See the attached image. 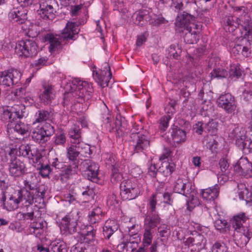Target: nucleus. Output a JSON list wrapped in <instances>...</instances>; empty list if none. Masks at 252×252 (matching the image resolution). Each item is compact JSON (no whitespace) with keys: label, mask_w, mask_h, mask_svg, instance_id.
Masks as SVG:
<instances>
[{"label":"nucleus","mask_w":252,"mask_h":252,"mask_svg":"<svg viewBox=\"0 0 252 252\" xmlns=\"http://www.w3.org/2000/svg\"><path fill=\"white\" fill-rule=\"evenodd\" d=\"M80 24L68 22L61 35L48 33L44 36V41L49 42V51L52 52L62 49V45L66 44L69 40H74L79 32L78 27Z\"/></svg>","instance_id":"1"},{"label":"nucleus","mask_w":252,"mask_h":252,"mask_svg":"<svg viewBox=\"0 0 252 252\" xmlns=\"http://www.w3.org/2000/svg\"><path fill=\"white\" fill-rule=\"evenodd\" d=\"M24 191L25 197L31 204L33 202L40 203L43 202L45 192L39 187L37 178L35 173H30L24 181Z\"/></svg>","instance_id":"2"},{"label":"nucleus","mask_w":252,"mask_h":252,"mask_svg":"<svg viewBox=\"0 0 252 252\" xmlns=\"http://www.w3.org/2000/svg\"><path fill=\"white\" fill-rule=\"evenodd\" d=\"M25 110L22 105H14L10 108L2 107L0 108V120L4 123H8L7 127L12 125V123L17 122L24 117Z\"/></svg>","instance_id":"3"},{"label":"nucleus","mask_w":252,"mask_h":252,"mask_svg":"<svg viewBox=\"0 0 252 252\" xmlns=\"http://www.w3.org/2000/svg\"><path fill=\"white\" fill-rule=\"evenodd\" d=\"M38 52L37 45L32 39L21 40L16 43L15 52L22 58H32L37 54Z\"/></svg>","instance_id":"4"},{"label":"nucleus","mask_w":252,"mask_h":252,"mask_svg":"<svg viewBox=\"0 0 252 252\" xmlns=\"http://www.w3.org/2000/svg\"><path fill=\"white\" fill-rule=\"evenodd\" d=\"M79 219L78 212L74 211H71L63 217L59 225L62 234L68 235L76 232Z\"/></svg>","instance_id":"5"},{"label":"nucleus","mask_w":252,"mask_h":252,"mask_svg":"<svg viewBox=\"0 0 252 252\" xmlns=\"http://www.w3.org/2000/svg\"><path fill=\"white\" fill-rule=\"evenodd\" d=\"M54 132V127L50 123H45L41 126H36L32 132V137L36 143L43 144L49 140Z\"/></svg>","instance_id":"6"},{"label":"nucleus","mask_w":252,"mask_h":252,"mask_svg":"<svg viewBox=\"0 0 252 252\" xmlns=\"http://www.w3.org/2000/svg\"><path fill=\"white\" fill-rule=\"evenodd\" d=\"M120 188V195L124 200L135 199L140 192L137 184L129 179L122 182Z\"/></svg>","instance_id":"7"},{"label":"nucleus","mask_w":252,"mask_h":252,"mask_svg":"<svg viewBox=\"0 0 252 252\" xmlns=\"http://www.w3.org/2000/svg\"><path fill=\"white\" fill-rule=\"evenodd\" d=\"M40 16L45 20H52L55 17L59 5L56 0H39Z\"/></svg>","instance_id":"8"},{"label":"nucleus","mask_w":252,"mask_h":252,"mask_svg":"<svg viewBox=\"0 0 252 252\" xmlns=\"http://www.w3.org/2000/svg\"><path fill=\"white\" fill-rule=\"evenodd\" d=\"M9 175L14 178H19L28 173L25 162L17 157L12 158L8 162Z\"/></svg>","instance_id":"9"},{"label":"nucleus","mask_w":252,"mask_h":252,"mask_svg":"<svg viewBox=\"0 0 252 252\" xmlns=\"http://www.w3.org/2000/svg\"><path fill=\"white\" fill-rule=\"evenodd\" d=\"M217 102L218 106L228 114L234 113L237 106L235 97L229 93L220 95L217 98Z\"/></svg>","instance_id":"10"},{"label":"nucleus","mask_w":252,"mask_h":252,"mask_svg":"<svg viewBox=\"0 0 252 252\" xmlns=\"http://www.w3.org/2000/svg\"><path fill=\"white\" fill-rule=\"evenodd\" d=\"M21 76V72L16 69L11 68L0 72V85L10 87L17 84Z\"/></svg>","instance_id":"11"},{"label":"nucleus","mask_w":252,"mask_h":252,"mask_svg":"<svg viewBox=\"0 0 252 252\" xmlns=\"http://www.w3.org/2000/svg\"><path fill=\"white\" fill-rule=\"evenodd\" d=\"M131 141L135 144L133 151L134 153L143 152L150 146L149 133L145 131L143 133H133L130 136Z\"/></svg>","instance_id":"12"},{"label":"nucleus","mask_w":252,"mask_h":252,"mask_svg":"<svg viewBox=\"0 0 252 252\" xmlns=\"http://www.w3.org/2000/svg\"><path fill=\"white\" fill-rule=\"evenodd\" d=\"M206 242L204 236L201 233L194 231L191 235L184 241L186 246H188L192 252H199L204 248Z\"/></svg>","instance_id":"13"},{"label":"nucleus","mask_w":252,"mask_h":252,"mask_svg":"<svg viewBox=\"0 0 252 252\" xmlns=\"http://www.w3.org/2000/svg\"><path fill=\"white\" fill-rule=\"evenodd\" d=\"M179 124L184 129L180 128L177 126H173L171 128V136L174 143H181L184 142L186 139V130L190 128V125L189 121L183 119L179 121Z\"/></svg>","instance_id":"14"},{"label":"nucleus","mask_w":252,"mask_h":252,"mask_svg":"<svg viewBox=\"0 0 252 252\" xmlns=\"http://www.w3.org/2000/svg\"><path fill=\"white\" fill-rule=\"evenodd\" d=\"M72 82L69 83L66 86V90L63 94L62 104L63 106H67L70 104L75 103H83L82 96L83 93H78L76 89H72Z\"/></svg>","instance_id":"15"},{"label":"nucleus","mask_w":252,"mask_h":252,"mask_svg":"<svg viewBox=\"0 0 252 252\" xmlns=\"http://www.w3.org/2000/svg\"><path fill=\"white\" fill-rule=\"evenodd\" d=\"M230 223L234 231L244 232L246 229H252L250 226V219L245 213L234 215L230 220Z\"/></svg>","instance_id":"16"},{"label":"nucleus","mask_w":252,"mask_h":252,"mask_svg":"<svg viewBox=\"0 0 252 252\" xmlns=\"http://www.w3.org/2000/svg\"><path fill=\"white\" fill-rule=\"evenodd\" d=\"M71 86H72V89H76L78 93H83L82 100L83 102L89 100L94 92L92 84L80 80L78 78H75L72 80Z\"/></svg>","instance_id":"17"},{"label":"nucleus","mask_w":252,"mask_h":252,"mask_svg":"<svg viewBox=\"0 0 252 252\" xmlns=\"http://www.w3.org/2000/svg\"><path fill=\"white\" fill-rule=\"evenodd\" d=\"M247 10L246 7L242 6L241 7H237L236 11L242 13L239 15V28H242L245 30L249 35H251L252 37V21L250 15L246 12Z\"/></svg>","instance_id":"18"},{"label":"nucleus","mask_w":252,"mask_h":252,"mask_svg":"<svg viewBox=\"0 0 252 252\" xmlns=\"http://www.w3.org/2000/svg\"><path fill=\"white\" fill-rule=\"evenodd\" d=\"M193 189L190 182L187 179L181 178H178L175 181L173 188L175 192L182 194L187 197L193 196L191 193Z\"/></svg>","instance_id":"19"},{"label":"nucleus","mask_w":252,"mask_h":252,"mask_svg":"<svg viewBox=\"0 0 252 252\" xmlns=\"http://www.w3.org/2000/svg\"><path fill=\"white\" fill-rule=\"evenodd\" d=\"M23 201L29 203V201L24 196L23 190L18 189L9 198L6 203H5V209L8 211L15 210L18 208L19 204Z\"/></svg>","instance_id":"20"},{"label":"nucleus","mask_w":252,"mask_h":252,"mask_svg":"<svg viewBox=\"0 0 252 252\" xmlns=\"http://www.w3.org/2000/svg\"><path fill=\"white\" fill-rule=\"evenodd\" d=\"M104 68L102 70L93 72V76L95 81L103 88L107 87L111 79L112 73L110 71V67L107 63H104Z\"/></svg>","instance_id":"21"},{"label":"nucleus","mask_w":252,"mask_h":252,"mask_svg":"<svg viewBox=\"0 0 252 252\" xmlns=\"http://www.w3.org/2000/svg\"><path fill=\"white\" fill-rule=\"evenodd\" d=\"M79 162H70L64 166L60 174L62 182L67 181L78 175Z\"/></svg>","instance_id":"22"},{"label":"nucleus","mask_w":252,"mask_h":252,"mask_svg":"<svg viewBox=\"0 0 252 252\" xmlns=\"http://www.w3.org/2000/svg\"><path fill=\"white\" fill-rule=\"evenodd\" d=\"M219 186L216 184L212 187L201 189L200 194L203 201L213 207L215 199L219 196Z\"/></svg>","instance_id":"23"},{"label":"nucleus","mask_w":252,"mask_h":252,"mask_svg":"<svg viewBox=\"0 0 252 252\" xmlns=\"http://www.w3.org/2000/svg\"><path fill=\"white\" fill-rule=\"evenodd\" d=\"M234 171L241 176L250 175L252 174V163L246 158H240L233 165Z\"/></svg>","instance_id":"24"},{"label":"nucleus","mask_w":252,"mask_h":252,"mask_svg":"<svg viewBox=\"0 0 252 252\" xmlns=\"http://www.w3.org/2000/svg\"><path fill=\"white\" fill-rule=\"evenodd\" d=\"M56 91L54 86L45 83L42 85V89L40 90L39 98L45 104H50L55 97Z\"/></svg>","instance_id":"25"},{"label":"nucleus","mask_w":252,"mask_h":252,"mask_svg":"<svg viewBox=\"0 0 252 252\" xmlns=\"http://www.w3.org/2000/svg\"><path fill=\"white\" fill-rule=\"evenodd\" d=\"M233 236L235 244L238 247L243 248L252 237V229H246L244 232L234 231Z\"/></svg>","instance_id":"26"},{"label":"nucleus","mask_w":252,"mask_h":252,"mask_svg":"<svg viewBox=\"0 0 252 252\" xmlns=\"http://www.w3.org/2000/svg\"><path fill=\"white\" fill-rule=\"evenodd\" d=\"M175 22V26L177 30H184L191 28L190 26L191 23L194 21L195 17L186 11H184Z\"/></svg>","instance_id":"27"},{"label":"nucleus","mask_w":252,"mask_h":252,"mask_svg":"<svg viewBox=\"0 0 252 252\" xmlns=\"http://www.w3.org/2000/svg\"><path fill=\"white\" fill-rule=\"evenodd\" d=\"M132 18L134 24L141 27L146 26L151 20L150 12L146 9L134 13Z\"/></svg>","instance_id":"28"},{"label":"nucleus","mask_w":252,"mask_h":252,"mask_svg":"<svg viewBox=\"0 0 252 252\" xmlns=\"http://www.w3.org/2000/svg\"><path fill=\"white\" fill-rule=\"evenodd\" d=\"M8 16L13 23L22 24L27 19V12L23 8H14L9 12Z\"/></svg>","instance_id":"29"},{"label":"nucleus","mask_w":252,"mask_h":252,"mask_svg":"<svg viewBox=\"0 0 252 252\" xmlns=\"http://www.w3.org/2000/svg\"><path fill=\"white\" fill-rule=\"evenodd\" d=\"M160 220L161 219L156 212H148L145 215L144 228L153 230L159 224Z\"/></svg>","instance_id":"30"},{"label":"nucleus","mask_w":252,"mask_h":252,"mask_svg":"<svg viewBox=\"0 0 252 252\" xmlns=\"http://www.w3.org/2000/svg\"><path fill=\"white\" fill-rule=\"evenodd\" d=\"M180 32H182L184 35L183 36L184 41L188 44H194L196 43L199 40V32L196 31L195 29L193 30L192 28L179 30Z\"/></svg>","instance_id":"31"},{"label":"nucleus","mask_w":252,"mask_h":252,"mask_svg":"<svg viewBox=\"0 0 252 252\" xmlns=\"http://www.w3.org/2000/svg\"><path fill=\"white\" fill-rule=\"evenodd\" d=\"M45 221L41 218L34 219L31 222L29 230L31 234H34L36 237H39L43 232Z\"/></svg>","instance_id":"32"},{"label":"nucleus","mask_w":252,"mask_h":252,"mask_svg":"<svg viewBox=\"0 0 252 252\" xmlns=\"http://www.w3.org/2000/svg\"><path fill=\"white\" fill-rule=\"evenodd\" d=\"M72 144L76 147L80 158L89 157L92 154L90 146L85 143L82 140L78 142H72Z\"/></svg>","instance_id":"33"},{"label":"nucleus","mask_w":252,"mask_h":252,"mask_svg":"<svg viewBox=\"0 0 252 252\" xmlns=\"http://www.w3.org/2000/svg\"><path fill=\"white\" fill-rule=\"evenodd\" d=\"M118 229V225L116 221L113 220H107L103 227V234L105 239L103 241L106 242L109 240L110 237Z\"/></svg>","instance_id":"34"},{"label":"nucleus","mask_w":252,"mask_h":252,"mask_svg":"<svg viewBox=\"0 0 252 252\" xmlns=\"http://www.w3.org/2000/svg\"><path fill=\"white\" fill-rule=\"evenodd\" d=\"M235 144L245 154H249L252 152V140L246 136L243 139H238L235 141Z\"/></svg>","instance_id":"35"},{"label":"nucleus","mask_w":252,"mask_h":252,"mask_svg":"<svg viewBox=\"0 0 252 252\" xmlns=\"http://www.w3.org/2000/svg\"><path fill=\"white\" fill-rule=\"evenodd\" d=\"M228 134V137L230 139H235L236 141L238 139H243L245 136L244 131L242 130V128L233 124L229 126Z\"/></svg>","instance_id":"36"},{"label":"nucleus","mask_w":252,"mask_h":252,"mask_svg":"<svg viewBox=\"0 0 252 252\" xmlns=\"http://www.w3.org/2000/svg\"><path fill=\"white\" fill-rule=\"evenodd\" d=\"M96 230H94L92 226H87L86 230L81 232V240L83 243H90L94 242L95 240Z\"/></svg>","instance_id":"37"},{"label":"nucleus","mask_w":252,"mask_h":252,"mask_svg":"<svg viewBox=\"0 0 252 252\" xmlns=\"http://www.w3.org/2000/svg\"><path fill=\"white\" fill-rule=\"evenodd\" d=\"M20 119L17 120V122L12 123V125L8 126L7 127V131L11 129H13L14 131L20 134L21 135H24L26 134L29 130V126L27 124L22 122Z\"/></svg>","instance_id":"38"},{"label":"nucleus","mask_w":252,"mask_h":252,"mask_svg":"<svg viewBox=\"0 0 252 252\" xmlns=\"http://www.w3.org/2000/svg\"><path fill=\"white\" fill-rule=\"evenodd\" d=\"M98 165L96 163L93 162L92 163L90 168L85 173V175L89 180L97 183L99 180L98 178Z\"/></svg>","instance_id":"39"},{"label":"nucleus","mask_w":252,"mask_h":252,"mask_svg":"<svg viewBox=\"0 0 252 252\" xmlns=\"http://www.w3.org/2000/svg\"><path fill=\"white\" fill-rule=\"evenodd\" d=\"M81 134V128L79 126L77 125L72 126L68 131L70 143L82 140Z\"/></svg>","instance_id":"40"},{"label":"nucleus","mask_w":252,"mask_h":252,"mask_svg":"<svg viewBox=\"0 0 252 252\" xmlns=\"http://www.w3.org/2000/svg\"><path fill=\"white\" fill-rule=\"evenodd\" d=\"M51 112L44 109L39 110L35 115V120L32 125L35 126L36 124H41L44 122L51 120Z\"/></svg>","instance_id":"41"},{"label":"nucleus","mask_w":252,"mask_h":252,"mask_svg":"<svg viewBox=\"0 0 252 252\" xmlns=\"http://www.w3.org/2000/svg\"><path fill=\"white\" fill-rule=\"evenodd\" d=\"M176 165L173 162L163 161L158 168V172L162 173L164 177L171 175L175 171Z\"/></svg>","instance_id":"42"},{"label":"nucleus","mask_w":252,"mask_h":252,"mask_svg":"<svg viewBox=\"0 0 252 252\" xmlns=\"http://www.w3.org/2000/svg\"><path fill=\"white\" fill-rule=\"evenodd\" d=\"M212 79H220L226 78L228 75V71L221 65L216 66L210 73Z\"/></svg>","instance_id":"43"},{"label":"nucleus","mask_w":252,"mask_h":252,"mask_svg":"<svg viewBox=\"0 0 252 252\" xmlns=\"http://www.w3.org/2000/svg\"><path fill=\"white\" fill-rule=\"evenodd\" d=\"M50 252H67L66 244L61 240H56L50 244Z\"/></svg>","instance_id":"44"},{"label":"nucleus","mask_w":252,"mask_h":252,"mask_svg":"<svg viewBox=\"0 0 252 252\" xmlns=\"http://www.w3.org/2000/svg\"><path fill=\"white\" fill-rule=\"evenodd\" d=\"M225 25L228 27L229 32H233L237 28H239V18L237 16H228L224 21Z\"/></svg>","instance_id":"45"},{"label":"nucleus","mask_w":252,"mask_h":252,"mask_svg":"<svg viewBox=\"0 0 252 252\" xmlns=\"http://www.w3.org/2000/svg\"><path fill=\"white\" fill-rule=\"evenodd\" d=\"M219 165L222 174L218 176V180H224V182L226 181L228 177L226 174L229 172L228 168L229 167L227 160L223 158H221L219 161Z\"/></svg>","instance_id":"46"},{"label":"nucleus","mask_w":252,"mask_h":252,"mask_svg":"<svg viewBox=\"0 0 252 252\" xmlns=\"http://www.w3.org/2000/svg\"><path fill=\"white\" fill-rule=\"evenodd\" d=\"M34 166L36 168L37 170L39 171V174L43 178L48 177L53 170V168L51 167L49 163L44 164L40 162V163Z\"/></svg>","instance_id":"47"},{"label":"nucleus","mask_w":252,"mask_h":252,"mask_svg":"<svg viewBox=\"0 0 252 252\" xmlns=\"http://www.w3.org/2000/svg\"><path fill=\"white\" fill-rule=\"evenodd\" d=\"M229 77L232 80L236 81L242 76V71L238 64H232L230 66L228 72Z\"/></svg>","instance_id":"48"},{"label":"nucleus","mask_w":252,"mask_h":252,"mask_svg":"<svg viewBox=\"0 0 252 252\" xmlns=\"http://www.w3.org/2000/svg\"><path fill=\"white\" fill-rule=\"evenodd\" d=\"M102 211L99 207L94 208L89 215V221L91 224L98 222L101 219Z\"/></svg>","instance_id":"49"},{"label":"nucleus","mask_w":252,"mask_h":252,"mask_svg":"<svg viewBox=\"0 0 252 252\" xmlns=\"http://www.w3.org/2000/svg\"><path fill=\"white\" fill-rule=\"evenodd\" d=\"M66 157L72 162H79L77 159L80 158V157L76 151V147H74L72 143H70V145L66 148Z\"/></svg>","instance_id":"50"},{"label":"nucleus","mask_w":252,"mask_h":252,"mask_svg":"<svg viewBox=\"0 0 252 252\" xmlns=\"http://www.w3.org/2000/svg\"><path fill=\"white\" fill-rule=\"evenodd\" d=\"M218 122L213 119L210 120L207 123H204V131L210 134L215 135L218 131Z\"/></svg>","instance_id":"51"},{"label":"nucleus","mask_w":252,"mask_h":252,"mask_svg":"<svg viewBox=\"0 0 252 252\" xmlns=\"http://www.w3.org/2000/svg\"><path fill=\"white\" fill-rule=\"evenodd\" d=\"M42 158L43 156L40 150L37 148L32 147L31 150L28 158L32 159L33 164L37 165L41 162Z\"/></svg>","instance_id":"52"},{"label":"nucleus","mask_w":252,"mask_h":252,"mask_svg":"<svg viewBox=\"0 0 252 252\" xmlns=\"http://www.w3.org/2000/svg\"><path fill=\"white\" fill-rule=\"evenodd\" d=\"M70 252H95V250L89 245L85 247L82 243H77L71 248Z\"/></svg>","instance_id":"53"},{"label":"nucleus","mask_w":252,"mask_h":252,"mask_svg":"<svg viewBox=\"0 0 252 252\" xmlns=\"http://www.w3.org/2000/svg\"><path fill=\"white\" fill-rule=\"evenodd\" d=\"M168 56L176 60H180L182 49L178 45H171L168 49Z\"/></svg>","instance_id":"54"},{"label":"nucleus","mask_w":252,"mask_h":252,"mask_svg":"<svg viewBox=\"0 0 252 252\" xmlns=\"http://www.w3.org/2000/svg\"><path fill=\"white\" fill-rule=\"evenodd\" d=\"M214 224L215 228L221 233H225L228 230L229 226L227 220L220 219L215 220Z\"/></svg>","instance_id":"55"},{"label":"nucleus","mask_w":252,"mask_h":252,"mask_svg":"<svg viewBox=\"0 0 252 252\" xmlns=\"http://www.w3.org/2000/svg\"><path fill=\"white\" fill-rule=\"evenodd\" d=\"M115 124L116 136L122 137L127 133L128 131L126 128V123L125 122L122 123L121 121L117 119Z\"/></svg>","instance_id":"56"},{"label":"nucleus","mask_w":252,"mask_h":252,"mask_svg":"<svg viewBox=\"0 0 252 252\" xmlns=\"http://www.w3.org/2000/svg\"><path fill=\"white\" fill-rule=\"evenodd\" d=\"M53 139L54 144L56 146H63L66 141L65 133L63 130L56 133Z\"/></svg>","instance_id":"57"},{"label":"nucleus","mask_w":252,"mask_h":252,"mask_svg":"<svg viewBox=\"0 0 252 252\" xmlns=\"http://www.w3.org/2000/svg\"><path fill=\"white\" fill-rule=\"evenodd\" d=\"M153 230L147 228H144V233L143 234V247L146 248L152 243L153 239L152 233Z\"/></svg>","instance_id":"58"},{"label":"nucleus","mask_w":252,"mask_h":252,"mask_svg":"<svg viewBox=\"0 0 252 252\" xmlns=\"http://www.w3.org/2000/svg\"><path fill=\"white\" fill-rule=\"evenodd\" d=\"M135 239L134 241H132L131 239H129V242L125 243L124 245L123 248L126 249L127 252H132L135 250L138 246V243L140 241L139 237H133Z\"/></svg>","instance_id":"59"},{"label":"nucleus","mask_w":252,"mask_h":252,"mask_svg":"<svg viewBox=\"0 0 252 252\" xmlns=\"http://www.w3.org/2000/svg\"><path fill=\"white\" fill-rule=\"evenodd\" d=\"M238 188L239 189L238 194L239 198L248 201L251 193L249 192L248 189L243 184L238 185Z\"/></svg>","instance_id":"60"},{"label":"nucleus","mask_w":252,"mask_h":252,"mask_svg":"<svg viewBox=\"0 0 252 252\" xmlns=\"http://www.w3.org/2000/svg\"><path fill=\"white\" fill-rule=\"evenodd\" d=\"M123 179L122 174L119 172V169L113 166L111 169V182L112 184H115L119 182Z\"/></svg>","instance_id":"61"},{"label":"nucleus","mask_w":252,"mask_h":252,"mask_svg":"<svg viewBox=\"0 0 252 252\" xmlns=\"http://www.w3.org/2000/svg\"><path fill=\"white\" fill-rule=\"evenodd\" d=\"M171 117L170 115H164L160 118L159 120L158 128L161 131H164L169 126V122Z\"/></svg>","instance_id":"62"},{"label":"nucleus","mask_w":252,"mask_h":252,"mask_svg":"<svg viewBox=\"0 0 252 252\" xmlns=\"http://www.w3.org/2000/svg\"><path fill=\"white\" fill-rule=\"evenodd\" d=\"M32 148L29 144L21 145L18 149V156H23V157L28 158Z\"/></svg>","instance_id":"63"},{"label":"nucleus","mask_w":252,"mask_h":252,"mask_svg":"<svg viewBox=\"0 0 252 252\" xmlns=\"http://www.w3.org/2000/svg\"><path fill=\"white\" fill-rule=\"evenodd\" d=\"M212 252H227V248L223 243L217 241L213 245Z\"/></svg>","instance_id":"64"}]
</instances>
